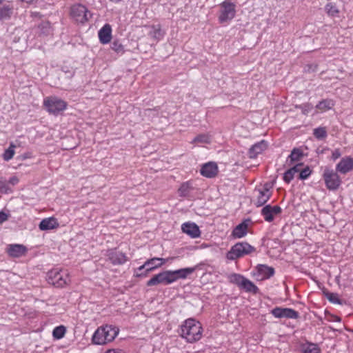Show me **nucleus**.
<instances>
[{"label": "nucleus", "instance_id": "f257e3e1", "mask_svg": "<svg viewBox=\"0 0 353 353\" xmlns=\"http://www.w3.org/2000/svg\"><path fill=\"white\" fill-rule=\"evenodd\" d=\"M202 330L201 325L199 321L194 319H188L181 326L180 335L188 343H194L201 338Z\"/></svg>", "mask_w": 353, "mask_h": 353}, {"label": "nucleus", "instance_id": "f03ea898", "mask_svg": "<svg viewBox=\"0 0 353 353\" xmlns=\"http://www.w3.org/2000/svg\"><path fill=\"white\" fill-rule=\"evenodd\" d=\"M256 251V248L246 241L239 242L234 244L226 253V258L230 261H234L237 259L250 254Z\"/></svg>", "mask_w": 353, "mask_h": 353}, {"label": "nucleus", "instance_id": "7ed1b4c3", "mask_svg": "<svg viewBox=\"0 0 353 353\" xmlns=\"http://www.w3.org/2000/svg\"><path fill=\"white\" fill-rule=\"evenodd\" d=\"M48 283L56 288H63L69 282L70 279L66 270L53 269L49 271L46 278Z\"/></svg>", "mask_w": 353, "mask_h": 353}, {"label": "nucleus", "instance_id": "20e7f679", "mask_svg": "<svg viewBox=\"0 0 353 353\" xmlns=\"http://www.w3.org/2000/svg\"><path fill=\"white\" fill-rule=\"evenodd\" d=\"M168 259L154 257L148 259L142 265L135 271L136 276L145 277L152 270L161 267L168 261Z\"/></svg>", "mask_w": 353, "mask_h": 353}, {"label": "nucleus", "instance_id": "39448f33", "mask_svg": "<svg viewBox=\"0 0 353 353\" xmlns=\"http://www.w3.org/2000/svg\"><path fill=\"white\" fill-rule=\"evenodd\" d=\"M43 106L49 113L58 114L66 109L67 103L57 97H48L44 99Z\"/></svg>", "mask_w": 353, "mask_h": 353}, {"label": "nucleus", "instance_id": "423d86ee", "mask_svg": "<svg viewBox=\"0 0 353 353\" xmlns=\"http://www.w3.org/2000/svg\"><path fill=\"white\" fill-rule=\"evenodd\" d=\"M338 172L328 168H325L323 174V178L326 188L329 190H336L341 184V179Z\"/></svg>", "mask_w": 353, "mask_h": 353}, {"label": "nucleus", "instance_id": "0eeeda50", "mask_svg": "<svg viewBox=\"0 0 353 353\" xmlns=\"http://www.w3.org/2000/svg\"><path fill=\"white\" fill-rule=\"evenodd\" d=\"M70 16L77 23H84L88 21L91 14L82 4H75L70 8Z\"/></svg>", "mask_w": 353, "mask_h": 353}, {"label": "nucleus", "instance_id": "6e6552de", "mask_svg": "<svg viewBox=\"0 0 353 353\" xmlns=\"http://www.w3.org/2000/svg\"><path fill=\"white\" fill-rule=\"evenodd\" d=\"M235 5L229 0H225L221 3L219 21L221 23L231 21L235 16Z\"/></svg>", "mask_w": 353, "mask_h": 353}, {"label": "nucleus", "instance_id": "1a4fd4ad", "mask_svg": "<svg viewBox=\"0 0 353 353\" xmlns=\"http://www.w3.org/2000/svg\"><path fill=\"white\" fill-rule=\"evenodd\" d=\"M172 283L171 275L169 270L163 271L157 274L154 275L146 283L147 286H154L159 284L169 285Z\"/></svg>", "mask_w": 353, "mask_h": 353}, {"label": "nucleus", "instance_id": "9d476101", "mask_svg": "<svg viewBox=\"0 0 353 353\" xmlns=\"http://www.w3.org/2000/svg\"><path fill=\"white\" fill-rule=\"evenodd\" d=\"M270 313L276 318L281 319H296L299 317V313L292 309L288 307H276L272 309Z\"/></svg>", "mask_w": 353, "mask_h": 353}, {"label": "nucleus", "instance_id": "9b49d317", "mask_svg": "<svg viewBox=\"0 0 353 353\" xmlns=\"http://www.w3.org/2000/svg\"><path fill=\"white\" fill-rule=\"evenodd\" d=\"M282 212V209L279 205L272 206L271 205H265L261 210V214L267 222H272L275 215Z\"/></svg>", "mask_w": 353, "mask_h": 353}, {"label": "nucleus", "instance_id": "f8f14e48", "mask_svg": "<svg viewBox=\"0 0 353 353\" xmlns=\"http://www.w3.org/2000/svg\"><path fill=\"white\" fill-rule=\"evenodd\" d=\"M107 256L113 265H122L128 261L125 254L116 249L108 250Z\"/></svg>", "mask_w": 353, "mask_h": 353}, {"label": "nucleus", "instance_id": "ddd939ff", "mask_svg": "<svg viewBox=\"0 0 353 353\" xmlns=\"http://www.w3.org/2000/svg\"><path fill=\"white\" fill-rule=\"evenodd\" d=\"M218 172L217 164L212 161L203 164L200 170V173L202 176L210 179L216 176Z\"/></svg>", "mask_w": 353, "mask_h": 353}, {"label": "nucleus", "instance_id": "4468645a", "mask_svg": "<svg viewBox=\"0 0 353 353\" xmlns=\"http://www.w3.org/2000/svg\"><path fill=\"white\" fill-rule=\"evenodd\" d=\"M196 270V267L181 268L176 270H169L172 283L179 279H185L188 275L192 274Z\"/></svg>", "mask_w": 353, "mask_h": 353}, {"label": "nucleus", "instance_id": "2eb2a0df", "mask_svg": "<svg viewBox=\"0 0 353 353\" xmlns=\"http://www.w3.org/2000/svg\"><path fill=\"white\" fill-rule=\"evenodd\" d=\"M353 170V158H343L336 166V170L341 174H346Z\"/></svg>", "mask_w": 353, "mask_h": 353}, {"label": "nucleus", "instance_id": "dca6fc26", "mask_svg": "<svg viewBox=\"0 0 353 353\" xmlns=\"http://www.w3.org/2000/svg\"><path fill=\"white\" fill-rule=\"evenodd\" d=\"M182 231L192 238L200 236L201 232L199 226L194 223H185L181 226Z\"/></svg>", "mask_w": 353, "mask_h": 353}, {"label": "nucleus", "instance_id": "f3484780", "mask_svg": "<svg viewBox=\"0 0 353 353\" xmlns=\"http://www.w3.org/2000/svg\"><path fill=\"white\" fill-rule=\"evenodd\" d=\"M102 328L103 334L105 335L104 339L107 343L112 341L119 334V328L115 326L105 325L101 326Z\"/></svg>", "mask_w": 353, "mask_h": 353}, {"label": "nucleus", "instance_id": "a211bd4d", "mask_svg": "<svg viewBox=\"0 0 353 353\" xmlns=\"http://www.w3.org/2000/svg\"><path fill=\"white\" fill-rule=\"evenodd\" d=\"M26 252V247L21 244H10L7 248V252L12 257H20L24 255Z\"/></svg>", "mask_w": 353, "mask_h": 353}, {"label": "nucleus", "instance_id": "6ab92c4d", "mask_svg": "<svg viewBox=\"0 0 353 353\" xmlns=\"http://www.w3.org/2000/svg\"><path fill=\"white\" fill-rule=\"evenodd\" d=\"M250 221V219H248L237 225L232 230V236L236 239H240L245 236L248 233V223Z\"/></svg>", "mask_w": 353, "mask_h": 353}, {"label": "nucleus", "instance_id": "aec40b11", "mask_svg": "<svg viewBox=\"0 0 353 353\" xmlns=\"http://www.w3.org/2000/svg\"><path fill=\"white\" fill-rule=\"evenodd\" d=\"M99 41L102 44L108 43L112 39V28L108 23L105 24L98 32Z\"/></svg>", "mask_w": 353, "mask_h": 353}, {"label": "nucleus", "instance_id": "412c9836", "mask_svg": "<svg viewBox=\"0 0 353 353\" xmlns=\"http://www.w3.org/2000/svg\"><path fill=\"white\" fill-rule=\"evenodd\" d=\"M268 144L264 140L256 143L249 149V157L251 159L256 158L258 154L266 150Z\"/></svg>", "mask_w": 353, "mask_h": 353}, {"label": "nucleus", "instance_id": "4be33fe9", "mask_svg": "<svg viewBox=\"0 0 353 353\" xmlns=\"http://www.w3.org/2000/svg\"><path fill=\"white\" fill-rule=\"evenodd\" d=\"M59 223L57 222V219L54 218V217H49V218H46V219H43L39 225V228L42 230V231H44V230H52V229H54V228H57L59 227Z\"/></svg>", "mask_w": 353, "mask_h": 353}, {"label": "nucleus", "instance_id": "5701e85b", "mask_svg": "<svg viewBox=\"0 0 353 353\" xmlns=\"http://www.w3.org/2000/svg\"><path fill=\"white\" fill-rule=\"evenodd\" d=\"M256 269L258 274L261 276V279H269L274 274V269L267 265L259 264Z\"/></svg>", "mask_w": 353, "mask_h": 353}, {"label": "nucleus", "instance_id": "b1692460", "mask_svg": "<svg viewBox=\"0 0 353 353\" xmlns=\"http://www.w3.org/2000/svg\"><path fill=\"white\" fill-rule=\"evenodd\" d=\"M259 195L256 198V201L255 205L256 207L263 206L270 199L272 193L267 192V189L265 190H259Z\"/></svg>", "mask_w": 353, "mask_h": 353}, {"label": "nucleus", "instance_id": "393cba45", "mask_svg": "<svg viewBox=\"0 0 353 353\" xmlns=\"http://www.w3.org/2000/svg\"><path fill=\"white\" fill-rule=\"evenodd\" d=\"M13 13V8L9 5L0 7V21L10 19Z\"/></svg>", "mask_w": 353, "mask_h": 353}, {"label": "nucleus", "instance_id": "a878e982", "mask_svg": "<svg viewBox=\"0 0 353 353\" xmlns=\"http://www.w3.org/2000/svg\"><path fill=\"white\" fill-rule=\"evenodd\" d=\"M248 292L257 293L259 288L251 281L245 277L243 281L241 283V288Z\"/></svg>", "mask_w": 353, "mask_h": 353}, {"label": "nucleus", "instance_id": "bb28decb", "mask_svg": "<svg viewBox=\"0 0 353 353\" xmlns=\"http://www.w3.org/2000/svg\"><path fill=\"white\" fill-rule=\"evenodd\" d=\"M105 335L103 334L102 328L99 327L94 333L92 341L96 345H104L106 343L104 339Z\"/></svg>", "mask_w": 353, "mask_h": 353}, {"label": "nucleus", "instance_id": "cd10ccee", "mask_svg": "<svg viewBox=\"0 0 353 353\" xmlns=\"http://www.w3.org/2000/svg\"><path fill=\"white\" fill-rule=\"evenodd\" d=\"M301 350L303 353H321V349L317 344L309 342L302 345Z\"/></svg>", "mask_w": 353, "mask_h": 353}, {"label": "nucleus", "instance_id": "c85d7f7f", "mask_svg": "<svg viewBox=\"0 0 353 353\" xmlns=\"http://www.w3.org/2000/svg\"><path fill=\"white\" fill-rule=\"evenodd\" d=\"M304 154L303 151L298 148H294L290 154L288 156V159H290V163H292L295 161H300Z\"/></svg>", "mask_w": 353, "mask_h": 353}, {"label": "nucleus", "instance_id": "c756f323", "mask_svg": "<svg viewBox=\"0 0 353 353\" xmlns=\"http://www.w3.org/2000/svg\"><path fill=\"white\" fill-rule=\"evenodd\" d=\"M324 296L328 299L330 302L334 304L343 305V301L339 299L338 294L330 292L328 291H323Z\"/></svg>", "mask_w": 353, "mask_h": 353}, {"label": "nucleus", "instance_id": "7c9ffc66", "mask_svg": "<svg viewBox=\"0 0 353 353\" xmlns=\"http://www.w3.org/2000/svg\"><path fill=\"white\" fill-rule=\"evenodd\" d=\"M149 35L151 38L159 41L163 37V33L160 28V26H152L151 28V30L149 32Z\"/></svg>", "mask_w": 353, "mask_h": 353}, {"label": "nucleus", "instance_id": "2f4dec72", "mask_svg": "<svg viewBox=\"0 0 353 353\" xmlns=\"http://www.w3.org/2000/svg\"><path fill=\"white\" fill-rule=\"evenodd\" d=\"M334 105V103L330 99H324L319 102L316 105V108L321 111L331 109Z\"/></svg>", "mask_w": 353, "mask_h": 353}, {"label": "nucleus", "instance_id": "473e14b6", "mask_svg": "<svg viewBox=\"0 0 353 353\" xmlns=\"http://www.w3.org/2000/svg\"><path fill=\"white\" fill-rule=\"evenodd\" d=\"M111 49L117 54H123L125 52L124 46L119 39H114L112 42Z\"/></svg>", "mask_w": 353, "mask_h": 353}, {"label": "nucleus", "instance_id": "72a5a7b5", "mask_svg": "<svg viewBox=\"0 0 353 353\" xmlns=\"http://www.w3.org/2000/svg\"><path fill=\"white\" fill-rule=\"evenodd\" d=\"M313 135L319 140L324 139L327 136L326 128L325 127H319L314 129Z\"/></svg>", "mask_w": 353, "mask_h": 353}, {"label": "nucleus", "instance_id": "f704fd0d", "mask_svg": "<svg viewBox=\"0 0 353 353\" xmlns=\"http://www.w3.org/2000/svg\"><path fill=\"white\" fill-rule=\"evenodd\" d=\"M66 332L65 327L63 325H59L56 327L52 331V336L56 339H62Z\"/></svg>", "mask_w": 353, "mask_h": 353}, {"label": "nucleus", "instance_id": "c9c22d12", "mask_svg": "<svg viewBox=\"0 0 353 353\" xmlns=\"http://www.w3.org/2000/svg\"><path fill=\"white\" fill-rule=\"evenodd\" d=\"M245 277L243 275L236 273H233L229 276L230 282L237 285L239 288H241V283L243 281Z\"/></svg>", "mask_w": 353, "mask_h": 353}, {"label": "nucleus", "instance_id": "e433bc0d", "mask_svg": "<svg viewBox=\"0 0 353 353\" xmlns=\"http://www.w3.org/2000/svg\"><path fill=\"white\" fill-rule=\"evenodd\" d=\"M325 11L327 13V14L331 17H335L339 12L336 5L332 3H328L325 6Z\"/></svg>", "mask_w": 353, "mask_h": 353}, {"label": "nucleus", "instance_id": "4c0bfd02", "mask_svg": "<svg viewBox=\"0 0 353 353\" xmlns=\"http://www.w3.org/2000/svg\"><path fill=\"white\" fill-rule=\"evenodd\" d=\"M296 109H300L303 114H307L312 109L313 105L311 103H307L295 106Z\"/></svg>", "mask_w": 353, "mask_h": 353}, {"label": "nucleus", "instance_id": "58836bf2", "mask_svg": "<svg viewBox=\"0 0 353 353\" xmlns=\"http://www.w3.org/2000/svg\"><path fill=\"white\" fill-rule=\"evenodd\" d=\"M190 188L188 183H183L179 189V194L180 196H187L190 193Z\"/></svg>", "mask_w": 353, "mask_h": 353}, {"label": "nucleus", "instance_id": "ea45409f", "mask_svg": "<svg viewBox=\"0 0 353 353\" xmlns=\"http://www.w3.org/2000/svg\"><path fill=\"white\" fill-rule=\"evenodd\" d=\"M193 142L195 143H209L210 142V137L207 134H199L196 136Z\"/></svg>", "mask_w": 353, "mask_h": 353}, {"label": "nucleus", "instance_id": "a19ab883", "mask_svg": "<svg viewBox=\"0 0 353 353\" xmlns=\"http://www.w3.org/2000/svg\"><path fill=\"white\" fill-rule=\"evenodd\" d=\"M14 146L11 145L8 149H6L3 154V158L5 161L10 160L14 154Z\"/></svg>", "mask_w": 353, "mask_h": 353}, {"label": "nucleus", "instance_id": "79ce46f5", "mask_svg": "<svg viewBox=\"0 0 353 353\" xmlns=\"http://www.w3.org/2000/svg\"><path fill=\"white\" fill-rule=\"evenodd\" d=\"M312 170L309 166H306L304 169L300 171L299 174V179L305 180L307 179L311 174Z\"/></svg>", "mask_w": 353, "mask_h": 353}, {"label": "nucleus", "instance_id": "37998d69", "mask_svg": "<svg viewBox=\"0 0 353 353\" xmlns=\"http://www.w3.org/2000/svg\"><path fill=\"white\" fill-rule=\"evenodd\" d=\"M294 174L292 172V170L288 169L283 174V180L287 183H290L294 179Z\"/></svg>", "mask_w": 353, "mask_h": 353}, {"label": "nucleus", "instance_id": "c03bdc74", "mask_svg": "<svg viewBox=\"0 0 353 353\" xmlns=\"http://www.w3.org/2000/svg\"><path fill=\"white\" fill-rule=\"evenodd\" d=\"M8 183L6 180L0 179V193L6 194L10 191Z\"/></svg>", "mask_w": 353, "mask_h": 353}, {"label": "nucleus", "instance_id": "a18cd8bd", "mask_svg": "<svg viewBox=\"0 0 353 353\" xmlns=\"http://www.w3.org/2000/svg\"><path fill=\"white\" fill-rule=\"evenodd\" d=\"M62 71L65 74L66 77L68 79L72 78L75 73V71L74 69H72V68L70 69L66 66L62 68Z\"/></svg>", "mask_w": 353, "mask_h": 353}, {"label": "nucleus", "instance_id": "49530a36", "mask_svg": "<svg viewBox=\"0 0 353 353\" xmlns=\"http://www.w3.org/2000/svg\"><path fill=\"white\" fill-rule=\"evenodd\" d=\"M39 28L45 29V31H43V33L48 34L49 33V30H50V24L48 21L43 22L39 26Z\"/></svg>", "mask_w": 353, "mask_h": 353}, {"label": "nucleus", "instance_id": "de8ad7c7", "mask_svg": "<svg viewBox=\"0 0 353 353\" xmlns=\"http://www.w3.org/2000/svg\"><path fill=\"white\" fill-rule=\"evenodd\" d=\"M341 156V152L339 149H335L332 154V159L335 161Z\"/></svg>", "mask_w": 353, "mask_h": 353}, {"label": "nucleus", "instance_id": "09e8293b", "mask_svg": "<svg viewBox=\"0 0 353 353\" xmlns=\"http://www.w3.org/2000/svg\"><path fill=\"white\" fill-rule=\"evenodd\" d=\"M8 219V214L3 211H0V224Z\"/></svg>", "mask_w": 353, "mask_h": 353}, {"label": "nucleus", "instance_id": "8fccbe9b", "mask_svg": "<svg viewBox=\"0 0 353 353\" xmlns=\"http://www.w3.org/2000/svg\"><path fill=\"white\" fill-rule=\"evenodd\" d=\"M18 182H19V179L17 176H14L10 177L8 182H7V183H10L12 185H15L16 184L18 183Z\"/></svg>", "mask_w": 353, "mask_h": 353}, {"label": "nucleus", "instance_id": "3c124183", "mask_svg": "<svg viewBox=\"0 0 353 353\" xmlns=\"http://www.w3.org/2000/svg\"><path fill=\"white\" fill-rule=\"evenodd\" d=\"M303 165V164L302 163H297L296 165H294L292 168H290V170H292V172H293L294 174H295V173H296V172H299V171H300L299 168H300L301 166H302Z\"/></svg>", "mask_w": 353, "mask_h": 353}, {"label": "nucleus", "instance_id": "603ef678", "mask_svg": "<svg viewBox=\"0 0 353 353\" xmlns=\"http://www.w3.org/2000/svg\"><path fill=\"white\" fill-rule=\"evenodd\" d=\"M105 353H125L121 350H109Z\"/></svg>", "mask_w": 353, "mask_h": 353}, {"label": "nucleus", "instance_id": "864d4df0", "mask_svg": "<svg viewBox=\"0 0 353 353\" xmlns=\"http://www.w3.org/2000/svg\"><path fill=\"white\" fill-rule=\"evenodd\" d=\"M332 321H336V322H341V319L339 316H338L332 315Z\"/></svg>", "mask_w": 353, "mask_h": 353}, {"label": "nucleus", "instance_id": "5fc2aeb1", "mask_svg": "<svg viewBox=\"0 0 353 353\" xmlns=\"http://www.w3.org/2000/svg\"><path fill=\"white\" fill-rule=\"evenodd\" d=\"M265 189H267V192H270V187L268 183H265L264 185L263 188L262 190H265Z\"/></svg>", "mask_w": 353, "mask_h": 353}, {"label": "nucleus", "instance_id": "6e6d98bb", "mask_svg": "<svg viewBox=\"0 0 353 353\" xmlns=\"http://www.w3.org/2000/svg\"><path fill=\"white\" fill-rule=\"evenodd\" d=\"M316 152L318 154H323V150H320L319 149H317Z\"/></svg>", "mask_w": 353, "mask_h": 353}, {"label": "nucleus", "instance_id": "4d7b16f0", "mask_svg": "<svg viewBox=\"0 0 353 353\" xmlns=\"http://www.w3.org/2000/svg\"><path fill=\"white\" fill-rule=\"evenodd\" d=\"M121 0H111V1L114 3H119Z\"/></svg>", "mask_w": 353, "mask_h": 353}, {"label": "nucleus", "instance_id": "13d9d810", "mask_svg": "<svg viewBox=\"0 0 353 353\" xmlns=\"http://www.w3.org/2000/svg\"><path fill=\"white\" fill-rule=\"evenodd\" d=\"M3 1V0H0V3H1Z\"/></svg>", "mask_w": 353, "mask_h": 353}]
</instances>
